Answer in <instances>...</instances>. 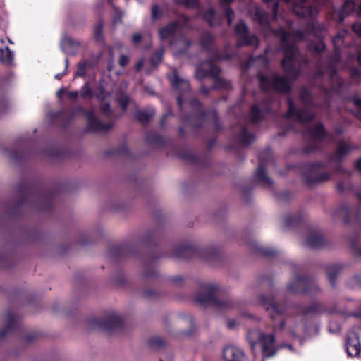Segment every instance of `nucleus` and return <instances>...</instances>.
I'll use <instances>...</instances> for the list:
<instances>
[{
  "label": "nucleus",
  "instance_id": "nucleus-63",
  "mask_svg": "<svg viewBox=\"0 0 361 361\" xmlns=\"http://www.w3.org/2000/svg\"><path fill=\"white\" fill-rule=\"evenodd\" d=\"M190 248H183L181 252L178 254V257H185V252L189 251Z\"/></svg>",
  "mask_w": 361,
  "mask_h": 361
},
{
  "label": "nucleus",
  "instance_id": "nucleus-8",
  "mask_svg": "<svg viewBox=\"0 0 361 361\" xmlns=\"http://www.w3.org/2000/svg\"><path fill=\"white\" fill-rule=\"evenodd\" d=\"M286 290L293 294L304 293L314 295L319 293L321 288L311 278L305 276H298L287 285Z\"/></svg>",
  "mask_w": 361,
  "mask_h": 361
},
{
  "label": "nucleus",
  "instance_id": "nucleus-25",
  "mask_svg": "<svg viewBox=\"0 0 361 361\" xmlns=\"http://www.w3.org/2000/svg\"><path fill=\"white\" fill-rule=\"evenodd\" d=\"M270 111L269 106L263 104L262 107H259L258 105L255 104L252 106L249 118L252 123H258L263 118L265 111Z\"/></svg>",
  "mask_w": 361,
  "mask_h": 361
},
{
  "label": "nucleus",
  "instance_id": "nucleus-10",
  "mask_svg": "<svg viewBox=\"0 0 361 361\" xmlns=\"http://www.w3.org/2000/svg\"><path fill=\"white\" fill-rule=\"evenodd\" d=\"M345 348L348 356L361 357V327H355L348 332Z\"/></svg>",
  "mask_w": 361,
  "mask_h": 361
},
{
  "label": "nucleus",
  "instance_id": "nucleus-19",
  "mask_svg": "<svg viewBox=\"0 0 361 361\" xmlns=\"http://www.w3.org/2000/svg\"><path fill=\"white\" fill-rule=\"evenodd\" d=\"M336 312V309L329 310L326 305L315 302L307 307L304 310H302V313L304 315H316L323 313H334Z\"/></svg>",
  "mask_w": 361,
  "mask_h": 361
},
{
  "label": "nucleus",
  "instance_id": "nucleus-18",
  "mask_svg": "<svg viewBox=\"0 0 361 361\" xmlns=\"http://www.w3.org/2000/svg\"><path fill=\"white\" fill-rule=\"evenodd\" d=\"M321 166L320 163L316 164L314 165L312 171L311 173L306 176V180L309 183H323L329 180L331 177V173L328 172L324 173H318L317 171L316 167H319Z\"/></svg>",
  "mask_w": 361,
  "mask_h": 361
},
{
  "label": "nucleus",
  "instance_id": "nucleus-5",
  "mask_svg": "<svg viewBox=\"0 0 361 361\" xmlns=\"http://www.w3.org/2000/svg\"><path fill=\"white\" fill-rule=\"evenodd\" d=\"M300 99L304 106V110H298L295 107L293 101L291 99H288V111L286 114V117L288 120L295 117L298 123L304 124L312 121L314 118V114L310 111V108L312 106V97L306 89L301 90Z\"/></svg>",
  "mask_w": 361,
  "mask_h": 361
},
{
  "label": "nucleus",
  "instance_id": "nucleus-56",
  "mask_svg": "<svg viewBox=\"0 0 361 361\" xmlns=\"http://www.w3.org/2000/svg\"><path fill=\"white\" fill-rule=\"evenodd\" d=\"M142 35L140 33H135L132 37V41L133 43H139L142 40Z\"/></svg>",
  "mask_w": 361,
  "mask_h": 361
},
{
  "label": "nucleus",
  "instance_id": "nucleus-54",
  "mask_svg": "<svg viewBox=\"0 0 361 361\" xmlns=\"http://www.w3.org/2000/svg\"><path fill=\"white\" fill-rule=\"evenodd\" d=\"M99 93L97 94L95 97L98 100L102 101L106 98V94L104 92V89L102 87L99 88Z\"/></svg>",
  "mask_w": 361,
  "mask_h": 361
},
{
  "label": "nucleus",
  "instance_id": "nucleus-28",
  "mask_svg": "<svg viewBox=\"0 0 361 361\" xmlns=\"http://www.w3.org/2000/svg\"><path fill=\"white\" fill-rule=\"evenodd\" d=\"M178 27L177 22H171L159 30V36L161 40H164L172 35Z\"/></svg>",
  "mask_w": 361,
  "mask_h": 361
},
{
  "label": "nucleus",
  "instance_id": "nucleus-38",
  "mask_svg": "<svg viewBox=\"0 0 361 361\" xmlns=\"http://www.w3.org/2000/svg\"><path fill=\"white\" fill-rule=\"evenodd\" d=\"M155 114L153 109L152 110H142L137 113L136 117L141 122H147Z\"/></svg>",
  "mask_w": 361,
  "mask_h": 361
},
{
  "label": "nucleus",
  "instance_id": "nucleus-37",
  "mask_svg": "<svg viewBox=\"0 0 361 361\" xmlns=\"http://www.w3.org/2000/svg\"><path fill=\"white\" fill-rule=\"evenodd\" d=\"M213 41H214L213 36L208 32H205V33H203L201 36L200 44L202 48H204L206 50H209L212 47Z\"/></svg>",
  "mask_w": 361,
  "mask_h": 361
},
{
  "label": "nucleus",
  "instance_id": "nucleus-62",
  "mask_svg": "<svg viewBox=\"0 0 361 361\" xmlns=\"http://www.w3.org/2000/svg\"><path fill=\"white\" fill-rule=\"evenodd\" d=\"M190 104L192 106L197 107V108L200 107V106H201L199 101H197L196 99L191 101Z\"/></svg>",
  "mask_w": 361,
  "mask_h": 361
},
{
  "label": "nucleus",
  "instance_id": "nucleus-39",
  "mask_svg": "<svg viewBox=\"0 0 361 361\" xmlns=\"http://www.w3.org/2000/svg\"><path fill=\"white\" fill-rule=\"evenodd\" d=\"M191 44V42L188 39H179L176 44L173 46H178V49L177 51V54H182L186 51V50L189 48Z\"/></svg>",
  "mask_w": 361,
  "mask_h": 361
},
{
  "label": "nucleus",
  "instance_id": "nucleus-7",
  "mask_svg": "<svg viewBox=\"0 0 361 361\" xmlns=\"http://www.w3.org/2000/svg\"><path fill=\"white\" fill-rule=\"evenodd\" d=\"M220 68L214 63L212 59H208L202 63L195 71V77L197 80H202L207 77H212L214 79V85L212 89L228 88L229 82L223 78H217Z\"/></svg>",
  "mask_w": 361,
  "mask_h": 361
},
{
  "label": "nucleus",
  "instance_id": "nucleus-45",
  "mask_svg": "<svg viewBox=\"0 0 361 361\" xmlns=\"http://www.w3.org/2000/svg\"><path fill=\"white\" fill-rule=\"evenodd\" d=\"M86 64L87 61H83L78 63L77 71L75 73V75L78 77H83L85 75L86 73Z\"/></svg>",
  "mask_w": 361,
  "mask_h": 361
},
{
  "label": "nucleus",
  "instance_id": "nucleus-36",
  "mask_svg": "<svg viewBox=\"0 0 361 361\" xmlns=\"http://www.w3.org/2000/svg\"><path fill=\"white\" fill-rule=\"evenodd\" d=\"M204 20L211 26L216 25L219 23V18L216 17L215 11L212 8L208 9L204 14Z\"/></svg>",
  "mask_w": 361,
  "mask_h": 361
},
{
  "label": "nucleus",
  "instance_id": "nucleus-49",
  "mask_svg": "<svg viewBox=\"0 0 361 361\" xmlns=\"http://www.w3.org/2000/svg\"><path fill=\"white\" fill-rule=\"evenodd\" d=\"M101 111L105 116H109L111 114V110L109 104H102L101 105Z\"/></svg>",
  "mask_w": 361,
  "mask_h": 361
},
{
  "label": "nucleus",
  "instance_id": "nucleus-6",
  "mask_svg": "<svg viewBox=\"0 0 361 361\" xmlns=\"http://www.w3.org/2000/svg\"><path fill=\"white\" fill-rule=\"evenodd\" d=\"M276 295L273 294L269 295H260L259 297V302L264 307L273 320V328L274 329L281 330L284 328L286 324H289L290 319L280 320L279 322L276 321V319L281 316L285 310L284 306L279 305L276 302Z\"/></svg>",
  "mask_w": 361,
  "mask_h": 361
},
{
  "label": "nucleus",
  "instance_id": "nucleus-26",
  "mask_svg": "<svg viewBox=\"0 0 361 361\" xmlns=\"http://www.w3.org/2000/svg\"><path fill=\"white\" fill-rule=\"evenodd\" d=\"M355 8V4L351 0H346L339 11L334 13V17L338 18V21L341 23L344 20L346 16L353 12Z\"/></svg>",
  "mask_w": 361,
  "mask_h": 361
},
{
  "label": "nucleus",
  "instance_id": "nucleus-55",
  "mask_svg": "<svg viewBox=\"0 0 361 361\" xmlns=\"http://www.w3.org/2000/svg\"><path fill=\"white\" fill-rule=\"evenodd\" d=\"M353 102L356 105L359 111V117L361 118V99L354 97Z\"/></svg>",
  "mask_w": 361,
  "mask_h": 361
},
{
  "label": "nucleus",
  "instance_id": "nucleus-31",
  "mask_svg": "<svg viewBox=\"0 0 361 361\" xmlns=\"http://www.w3.org/2000/svg\"><path fill=\"white\" fill-rule=\"evenodd\" d=\"M238 140L242 145H248L254 140V136L247 132L245 126H242L238 134Z\"/></svg>",
  "mask_w": 361,
  "mask_h": 361
},
{
  "label": "nucleus",
  "instance_id": "nucleus-21",
  "mask_svg": "<svg viewBox=\"0 0 361 361\" xmlns=\"http://www.w3.org/2000/svg\"><path fill=\"white\" fill-rule=\"evenodd\" d=\"M342 267L340 264H329L325 267L326 276L332 288L337 285V278L340 274Z\"/></svg>",
  "mask_w": 361,
  "mask_h": 361
},
{
  "label": "nucleus",
  "instance_id": "nucleus-51",
  "mask_svg": "<svg viewBox=\"0 0 361 361\" xmlns=\"http://www.w3.org/2000/svg\"><path fill=\"white\" fill-rule=\"evenodd\" d=\"M128 58L126 55H121L118 61V63L121 66L124 67L128 63Z\"/></svg>",
  "mask_w": 361,
  "mask_h": 361
},
{
  "label": "nucleus",
  "instance_id": "nucleus-43",
  "mask_svg": "<svg viewBox=\"0 0 361 361\" xmlns=\"http://www.w3.org/2000/svg\"><path fill=\"white\" fill-rule=\"evenodd\" d=\"M163 16V11L161 8L157 4L152 5V19L157 20L160 19Z\"/></svg>",
  "mask_w": 361,
  "mask_h": 361
},
{
  "label": "nucleus",
  "instance_id": "nucleus-13",
  "mask_svg": "<svg viewBox=\"0 0 361 361\" xmlns=\"http://www.w3.org/2000/svg\"><path fill=\"white\" fill-rule=\"evenodd\" d=\"M78 110L85 113L90 130L94 132H106L112 127V124L111 123H102L95 116L93 111L90 110L85 111L82 107H79Z\"/></svg>",
  "mask_w": 361,
  "mask_h": 361
},
{
  "label": "nucleus",
  "instance_id": "nucleus-33",
  "mask_svg": "<svg viewBox=\"0 0 361 361\" xmlns=\"http://www.w3.org/2000/svg\"><path fill=\"white\" fill-rule=\"evenodd\" d=\"M233 0H220L221 7L224 11L225 16L227 18L228 25H230L234 18L233 11L230 8L228 4Z\"/></svg>",
  "mask_w": 361,
  "mask_h": 361
},
{
  "label": "nucleus",
  "instance_id": "nucleus-23",
  "mask_svg": "<svg viewBox=\"0 0 361 361\" xmlns=\"http://www.w3.org/2000/svg\"><path fill=\"white\" fill-rule=\"evenodd\" d=\"M338 215L342 217L345 222H350L354 219H357L359 215V210L348 205H343L338 210Z\"/></svg>",
  "mask_w": 361,
  "mask_h": 361
},
{
  "label": "nucleus",
  "instance_id": "nucleus-61",
  "mask_svg": "<svg viewBox=\"0 0 361 361\" xmlns=\"http://www.w3.org/2000/svg\"><path fill=\"white\" fill-rule=\"evenodd\" d=\"M143 66V60H140V61H138V63L135 65V70L137 71H139L140 70H141V68H142Z\"/></svg>",
  "mask_w": 361,
  "mask_h": 361
},
{
  "label": "nucleus",
  "instance_id": "nucleus-30",
  "mask_svg": "<svg viewBox=\"0 0 361 361\" xmlns=\"http://www.w3.org/2000/svg\"><path fill=\"white\" fill-rule=\"evenodd\" d=\"M6 326L0 332V338L3 337L6 334L11 331L18 325V319L16 315L11 312H8L6 316Z\"/></svg>",
  "mask_w": 361,
  "mask_h": 361
},
{
  "label": "nucleus",
  "instance_id": "nucleus-1",
  "mask_svg": "<svg viewBox=\"0 0 361 361\" xmlns=\"http://www.w3.org/2000/svg\"><path fill=\"white\" fill-rule=\"evenodd\" d=\"M253 18L262 26V30L265 35L271 33L279 38L281 42V49L284 52V59L281 65L288 76L295 78L300 73V63L302 57L298 53L295 45L292 42L303 40L306 38L307 31H311L318 39H321L326 35V30L324 24L312 20L307 26L306 31H297L293 32L291 30H285L281 27L278 30H273L268 21L267 13L257 6L254 7Z\"/></svg>",
  "mask_w": 361,
  "mask_h": 361
},
{
  "label": "nucleus",
  "instance_id": "nucleus-4",
  "mask_svg": "<svg viewBox=\"0 0 361 361\" xmlns=\"http://www.w3.org/2000/svg\"><path fill=\"white\" fill-rule=\"evenodd\" d=\"M247 340L252 350L256 344L260 345L264 358L274 356L279 350L273 334H266L259 329H252L248 331Z\"/></svg>",
  "mask_w": 361,
  "mask_h": 361
},
{
  "label": "nucleus",
  "instance_id": "nucleus-17",
  "mask_svg": "<svg viewBox=\"0 0 361 361\" xmlns=\"http://www.w3.org/2000/svg\"><path fill=\"white\" fill-rule=\"evenodd\" d=\"M80 45V41L73 40L67 35H63L61 40V49L66 54L75 55Z\"/></svg>",
  "mask_w": 361,
  "mask_h": 361
},
{
  "label": "nucleus",
  "instance_id": "nucleus-59",
  "mask_svg": "<svg viewBox=\"0 0 361 361\" xmlns=\"http://www.w3.org/2000/svg\"><path fill=\"white\" fill-rule=\"evenodd\" d=\"M78 94H79V93L78 91H73V92H68V97L72 99H75L78 97Z\"/></svg>",
  "mask_w": 361,
  "mask_h": 361
},
{
  "label": "nucleus",
  "instance_id": "nucleus-24",
  "mask_svg": "<svg viewBox=\"0 0 361 361\" xmlns=\"http://www.w3.org/2000/svg\"><path fill=\"white\" fill-rule=\"evenodd\" d=\"M305 134L314 141H321L325 137L326 132L324 126L318 123L307 130Z\"/></svg>",
  "mask_w": 361,
  "mask_h": 361
},
{
  "label": "nucleus",
  "instance_id": "nucleus-9",
  "mask_svg": "<svg viewBox=\"0 0 361 361\" xmlns=\"http://www.w3.org/2000/svg\"><path fill=\"white\" fill-rule=\"evenodd\" d=\"M258 80L264 92L273 89L278 92H287L290 90L288 79L285 77H281L276 73H272L269 77L259 74L258 75Z\"/></svg>",
  "mask_w": 361,
  "mask_h": 361
},
{
  "label": "nucleus",
  "instance_id": "nucleus-41",
  "mask_svg": "<svg viewBox=\"0 0 361 361\" xmlns=\"http://www.w3.org/2000/svg\"><path fill=\"white\" fill-rule=\"evenodd\" d=\"M80 96L83 98L88 97L91 99L93 97V92L88 83H85L80 90Z\"/></svg>",
  "mask_w": 361,
  "mask_h": 361
},
{
  "label": "nucleus",
  "instance_id": "nucleus-53",
  "mask_svg": "<svg viewBox=\"0 0 361 361\" xmlns=\"http://www.w3.org/2000/svg\"><path fill=\"white\" fill-rule=\"evenodd\" d=\"M262 253L267 256H274L276 254V251L271 248H264L262 250Z\"/></svg>",
  "mask_w": 361,
  "mask_h": 361
},
{
  "label": "nucleus",
  "instance_id": "nucleus-50",
  "mask_svg": "<svg viewBox=\"0 0 361 361\" xmlns=\"http://www.w3.org/2000/svg\"><path fill=\"white\" fill-rule=\"evenodd\" d=\"M353 32L361 37V23H355L352 25Z\"/></svg>",
  "mask_w": 361,
  "mask_h": 361
},
{
  "label": "nucleus",
  "instance_id": "nucleus-27",
  "mask_svg": "<svg viewBox=\"0 0 361 361\" xmlns=\"http://www.w3.org/2000/svg\"><path fill=\"white\" fill-rule=\"evenodd\" d=\"M197 252L200 257L210 263H212L219 256L217 249L214 247L202 248Z\"/></svg>",
  "mask_w": 361,
  "mask_h": 361
},
{
  "label": "nucleus",
  "instance_id": "nucleus-22",
  "mask_svg": "<svg viewBox=\"0 0 361 361\" xmlns=\"http://www.w3.org/2000/svg\"><path fill=\"white\" fill-rule=\"evenodd\" d=\"M255 178L256 181L265 187L269 188L273 185V180L267 175L264 164L261 160L255 172Z\"/></svg>",
  "mask_w": 361,
  "mask_h": 361
},
{
  "label": "nucleus",
  "instance_id": "nucleus-47",
  "mask_svg": "<svg viewBox=\"0 0 361 361\" xmlns=\"http://www.w3.org/2000/svg\"><path fill=\"white\" fill-rule=\"evenodd\" d=\"M129 102H130V99L128 96H126V95L121 96L119 98V104H120L121 108L123 110H126Z\"/></svg>",
  "mask_w": 361,
  "mask_h": 361
},
{
  "label": "nucleus",
  "instance_id": "nucleus-29",
  "mask_svg": "<svg viewBox=\"0 0 361 361\" xmlns=\"http://www.w3.org/2000/svg\"><path fill=\"white\" fill-rule=\"evenodd\" d=\"M207 119L206 115L203 112L197 114L190 115L185 121V124H189L194 128H197L202 126Z\"/></svg>",
  "mask_w": 361,
  "mask_h": 361
},
{
  "label": "nucleus",
  "instance_id": "nucleus-34",
  "mask_svg": "<svg viewBox=\"0 0 361 361\" xmlns=\"http://www.w3.org/2000/svg\"><path fill=\"white\" fill-rule=\"evenodd\" d=\"M301 219L298 214H288L282 219V224L286 227H290L298 222Z\"/></svg>",
  "mask_w": 361,
  "mask_h": 361
},
{
  "label": "nucleus",
  "instance_id": "nucleus-3",
  "mask_svg": "<svg viewBox=\"0 0 361 361\" xmlns=\"http://www.w3.org/2000/svg\"><path fill=\"white\" fill-rule=\"evenodd\" d=\"M220 288L212 282L201 283L195 300L201 304L212 303L219 309H227L234 306L233 300L230 298H217L216 294Z\"/></svg>",
  "mask_w": 361,
  "mask_h": 361
},
{
  "label": "nucleus",
  "instance_id": "nucleus-20",
  "mask_svg": "<svg viewBox=\"0 0 361 361\" xmlns=\"http://www.w3.org/2000/svg\"><path fill=\"white\" fill-rule=\"evenodd\" d=\"M355 148V146L348 144L345 141H341L338 145L337 149L334 154L331 157V161L334 162H339L351 150H353Z\"/></svg>",
  "mask_w": 361,
  "mask_h": 361
},
{
  "label": "nucleus",
  "instance_id": "nucleus-46",
  "mask_svg": "<svg viewBox=\"0 0 361 361\" xmlns=\"http://www.w3.org/2000/svg\"><path fill=\"white\" fill-rule=\"evenodd\" d=\"M177 4H183L186 7L188 8H195L197 6V0H175Z\"/></svg>",
  "mask_w": 361,
  "mask_h": 361
},
{
  "label": "nucleus",
  "instance_id": "nucleus-16",
  "mask_svg": "<svg viewBox=\"0 0 361 361\" xmlns=\"http://www.w3.org/2000/svg\"><path fill=\"white\" fill-rule=\"evenodd\" d=\"M173 89L180 93H184L189 90L190 85L188 81L180 76L176 70H173L171 74L168 75Z\"/></svg>",
  "mask_w": 361,
  "mask_h": 361
},
{
  "label": "nucleus",
  "instance_id": "nucleus-15",
  "mask_svg": "<svg viewBox=\"0 0 361 361\" xmlns=\"http://www.w3.org/2000/svg\"><path fill=\"white\" fill-rule=\"evenodd\" d=\"M223 357L226 361H249L243 350L235 345H228L223 350Z\"/></svg>",
  "mask_w": 361,
  "mask_h": 361
},
{
  "label": "nucleus",
  "instance_id": "nucleus-48",
  "mask_svg": "<svg viewBox=\"0 0 361 361\" xmlns=\"http://www.w3.org/2000/svg\"><path fill=\"white\" fill-rule=\"evenodd\" d=\"M264 2H267L270 4L271 8V11L275 19L277 18V10H278V4L276 2L272 1L271 0H263Z\"/></svg>",
  "mask_w": 361,
  "mask_h": 361
},
{
  "label": "nucleus",
  "instance_id": "nucleus-42",
  "mask_svg": "<svg viewBox=\"0 0 361 361\" xmlns=\"http://www.w3.org/2000/svg\"><path fill=\"white\" fill-rule=\"evenodd\" d=\"M164 52V48L160 47L154 53L151 58V61L153 65H157L162 59Z\"/></svg>",
  "mask_w": 361,
  "mask_h": 361
},
{
  "label": "nucleus",
  "instance_id": "nucleus-44",
  "mask_svg": "<svg viewBox=\"0 0 361 361\" xmlns=\"http://www.w3.org/2000/svg\"><path fill=\"white\" fill-rule=\"evenodd\" d=\"M103 26H104V25L102 21H99L95 25L94 34V37L98 41H102L103 39V35H102Z\"/></svg>",
  "mask_w": 361,
  "mask_h": 361
},
{
  "label": "nucleus",
  "instance_id": "nucleus-40",
  "mask_svg": "<svg viewBox=\"0 0 361 361\" xmlns=\"http://www.w3.org/2000/svg\"><path fill=\"white\" fill-rule=\"evenodd\" d=\"M308 47L310 50L315 54H319L323 51L325 49V45L322 40L318 42H312L309 44Z\"/></svg>",
  "mask_w": 361,
  "mask_h": 361
},
{
  "label": "nucleus",
  "instance_id": "nucleus-14",
  "mask_svg": "<svg viewBox=\"0 0 361 361\" xmlns=\"http://www.w3.org/2000/svg\"><path fill=\"white\" fill-rule=\"evenodd\" d=\"M303 245L310 248H320L325 245V240L322 234L316 230H310L304 237Z\"/></svg>",
  "mask_w": 361,
  "mask_h": 361
},
{
  "label": "nucleus",
  "instance_id": "nucleus-58",
  "mask_svg": "<svg viewBox=\"0 0 361 361\" xmlns=\"http://www.w3.org/2000/svg\"><path fill=\"white\" fill-rule=\"evenodd\" d=\"M231 58V56L229 54L220 55V54H217L215 56V60H217V61L230 59Z\"/></svg>",
  "mask_w": 361,
  "mask_h": 361
},
{
  "label": "nucleus",
  "instance_id": "nucleus-57",
  "mask_svg": "<svg viewBox=\"0 0 361 361\" xmlns=\"http://www.w3.org/2000/svg\"><path fill=\"white\" fill-rule=\"evenodd\" d=\"M65 63H66V68H65V71L62 73H58L55 75V78L57 79V80H59L61 78V77L66 74V71H67V68H68V59L66 58L65 59Z\"/></svg>",
  "mask_w": 361,
  "mask_h": 361
},
{
  "label": "nucleus",
  "instance_id": "nucleus-60",
  "mask_svg": "<svg viewBox=\"0 0 361 361\" xmlns=\"http://www.w3.org/2000/svg\"><path fill=\"white\" fill-rule=\"evenodd\" d=\"M291 197V194L288 192H285L282 194L280 195V197L279 198L281 200H288V198H290Z\"/></svg>",
  "mask_w": 361,
  "mask_h": 361
},
{
  "label": "nucleus",
  "instance_id": "nucleus-32",
  "mask_svg": "<svg viewBox=\"0 0 361 361\" xmlns=\"http://www.w3.org/2000/svg\"><path fill=\"white\" fill-rule=\"evenodd\" d=\"M122 326V320L116 314L109 317L105 328L109 331L118 329Z\"/></svg>",
  "mask_w": 361,
  "mask_h": 361
},
{
  "label": "nucleus",
  "instance_id": "nucleus-12",
  "mask_svg": "<svg viewBox=\"0 0 361 361\" xmlns=\"http://www.w3.org/2000/svg\"><path fill=\"white\" fill-rule=\"evenodd\" d=\"M235 35L240 39L238 44L242 45H257L258 39L255 35H250L248 28L243 21H240L235 26Z\"/></svg>",
  "mask_w": 361,
  "mask_h": 361
},
{
  "label": "nucleus",
  "instance_id": "nucleus-35",
  "mask_svg": "<svg viewBox=\"0 0 361 361\" xmlns=\"http://www.w3.org/2000/svg\"><path fill=\"white\" fill-rule=\"evenodd\" d=\"M0 59L5 64H11L13 59V54L6 46L5 48H0Z\"/></svg>",
  "mask_w": 361,
  "mask_h": 361
},
{
  "label": "nucleus",
  "instance_id": "nucleus-2",
  "mask_svg": "<svg viewBox=\"0 0 361 361\" xmlns=\"http://www.w3.org/2000/svg\"><path fill=\"white\" fill-rule=\"evenodd\" d=\"M348 36V32L345 30H341L333 38L332 43L334 47V51L329 56V65L327 70V74L331 81V85L333 91L338 92L343 85V81L338 76L336 67L340 63L341 54L339 52L340 47L343 44L344 39Z\"/></svg>",
  "mask_w": 361,
  "mask_h": 361
},
{
  "label": "nucleus",
  "instance_id": "nucleus-11",
  "mask_svg": "<svg viewBox=\"0 0 361 361\" xmlns=\"http://www.w3.org/2000/svg\"><path fill=\"white\" fill-rule=\"evenodd\" d=\"M293 11L298 16L314 18L319 10L317 0L312 2L310 0H295Z\"/></svg>",
  "mask_w": 361,
  "mask_h": 361
},
{
  "label": "nucleus",
  "instance_id": "nucleus-52",
  "mask_svg": "<svg viewBox=\"0 0 361 361\" xmlns=\"http://www.w3.org/2000/svg\"><path fill=\"white\" fill-rule=\"evenodd\" d=\"M151 345L152 346H161L163 345V341L160 338H154L151 340Z\"/></svg>",
  "mask_w": 361,
  "mask_h": 361
},
{
  "label": "nucleus",
  "instance_id": "nucleus-64",
  "mask_svg": "<svg viewBox=\"0 0 361 361\" xmlns=\"http://www.w3.org/2000/svg\"><path fill=\"white\" fill-rule=\"evenodd\" d=\"M356 169L361 173V158L356 163Z\"/></svg>",
  "mask_w": 361,
  "mask_h": 361
}]
</instances>
